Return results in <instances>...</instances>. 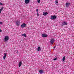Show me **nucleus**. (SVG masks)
<instances>
[{
  "label": "nucleus",
  "instance_id": "obj_13",
  "mask_svg": "<svg viewBox=\"0 0 74 74\" xmlns=\"http://www.w3.org/2000/svg\"><path fill=\"white\" fill-rule=\"evenodd\" d=\"M22 64V62L21 61L19 62V67H21V66Z\"/></svg>",
  "mask_w": 74,
  "mask_h": 74
},
{
  "label": "nucleus",
  "instance_id": "obj_5",
  "mask_svg": "<svg viewBox=\"0 0 74 74\" xmlns=\"http://www.w3.org/2000/svg\"><path fill=\"white\" fill-rule=\"evenodd\" d=\"M16 23L17 26H19L20 24V21L18 20L16 21Z\"/></svg>",
  "mask_w": 74,
  "mask_h": 74
},
{
  "label": "nucleus",
  "instance_id": "obj_24",
  "mask_svg": "<svg viewBox=\"0 0 74 74\" xmlns=\"http://www.w3.org/2000/svg\"><path fill=\"white\" fill-rule=\"evenodd\" d=\"M2 32V30L0 29V32Z\"/></svg>",
  "mask_w": 74,
  "mask_h": 74
},
{
  "label": "nucleus",
  "instance_id": "obj_16",
  "mask_svg": "<svg viewBox=\"0 0 74 74\" xmlns=\"http://www.w3.org/2000/svg\"><path fill=\"white\" fill-rule=\"evenodd\" d=\"M22 36L24 37H26V34H22Z\"/></svg>",
  "mask_w": 74,
  "mask_h": 74
},
{
  "label": "nucleus",
  "instance_id": "obj_23",
  "mask_svg": "<svg viewBox=\"0 0 74 74\" xmlns=\"http://www.w3.org/2000/svg\"><path fill=\"white\" fill-rule=\"evenodd\" d=\"M0 5H3V4L0 2Z\"/></svg>",
  "mask_w": 74,
  "mask_h": 74
},
{
  "label": "nucleus",
  "instance_id": "obj_3",
  "mask_svg": "<svg viewBox=\"0 0 74 74\" xmlns=\"http://www.w3.org/2000/svg\"><path fill=\"white\" fill-rule=\"evenodd\" d=\"M55 40L54 39H50V42L51 44H53Z\"/></svg>",
  "mask_w": 74,
  "mask_h": 74
},
{
  "label": "nucleus",
  "instance_id": "obj_14",
  "mask_svg": "<svg viewBox=\"0 0 74 74\" xmlns=\"http://www.w3.org/2000/svg\"><path fill=\"white\" fill-rule=\"evenodd\" d=\"M48 14V13L47 12H44L43 13V15L44 16H46V15H47Z\"/></svg>",
  "mask_w": 74,
  "mask_h": 74
},
{
  "label": "nucleus",
  "instance_id": "obj_4",
  "mask_svg": "<svg viewBox=\"0 0 74 74\" xmlns=\"http://www.w3.org/2000/svg\"><path fill=\"white\" fill-rule=\"evenodd\" d=\"M26 27V24L25 23H23L22 24L21 27V28H24V27Z\"/></svg>",
  "mask_w": 74,
  "mask_h": 74
},
{
  "label": "nucleus",
  "instance_id": "obj_10",
  "mask_svg": "<svg viewBox=\"0 0 74 74\" xmlns=\"http://www.w3.org/2000/svg\"><path fill=\"white\" fill-rule=\"evenodd\" d=\"M63 25H67V22L64 21L62 23Z\"/></svg>",
  "mask_w": 74,
  "mask_h": 74
},
{
  "label": "nucleus",
  "instance_id": "obj_2",
  "mask_svg": "<svg viewBox=\"0 0 74 74\" xmlns=\"http://www.w3.org/2000/svg\"><path fill=\"white\" fill-rule=\"evenodd\" d=\"M56 17H57V16L55 15L54 16H51V18L52 20L56 19Z\"/></svg>",
  "mask_w": 74,
  "mask_h": 74
},
{
  "label": "nucleus",
  "instance_id": "obj_1",
  "mask_svg": "<svg viewBox=\"0 0 74 74\" xmlns=\"http://www.w3.org/2000/svg\"><path fill=\"white\" fill-rule=\"evenodd\" d=\"M4 40V41L5 42V41H7L9 40V36H5Z\"/></svg>",
  "mask_w": 74,
  "mask_h": 74
},
{
  "label": "nucleus",
  "instance_id": "obj_25",
  "mask_svg": "<svg viewBox=\"0 0 74 74\" xmlns=\"http://www.w3.org/2000/svg\"><path fill=\"white\" fill-rule=\"evenodd\" d=\"M0 24H2V22H0Z\"/></svg>",
  "mask_w": 74,
  "mask_h": 74
},
{
  "label": "nucleus",
  "instance_id": "obj_21",
  "mask_svg": "<svg viewBox=\"0 0 74 74\" xmlns=\"http://www.w3.org/2000/svg\"><path fill=\"white\" fill-rule=\"evenodd\" d=\"M57 59V58L56 57L53 60H56Z\"/></svg>",
  "mask_w": 74,
  "mask_h": 74
},
{
  "label": "nucleus",
  "instance_id": "obj_26",
  "mask_svg": "<svg viewBox=\"0 0 74 74\" xmlns=\"http://www.w3.org/2000/svg\"><path fill=\"white\" fill-rule=\"evenodd\" d=\"M56 47V46H55L54 47V48H55Z\"/></svg>",
  "mask_w": 74,
  "mask_h": 74
},
{
  "label": "nucleus",
  "instance_id": "obj_6",
  "mask_svg": "<svg viewBox=\"0 0 74 74\" xmlns=\"http://www.w3.org/2000/svg\"><path fill=\"white\" fill-rule=\"evenodd\" d=\"M42 37H47V36H48V35H46L45 34H42Z\"/></svg>",
  "mask_w": 74,
  "mask_h": 74
},
{
  "label": "nucleus",
  "instance_id": "obj_20",
  "mask_svg": "<svg viewBox=\"0 0 74 74\" xmlns=\"http://www.w3.org/2000/svg\"><path fill=\"white\" fill-rule=\"evenodd\" d=\"M37 16H39V14H38V12H37Z\"/></svg>",
  "mask_w": 74,
  "mask_h": 74
},
{
  "label": "nucleus",
  "instance_id": "obj_11",
  "mask_svg": "<svg viewBox=\"0 0 74 74\" xmlns=\"http://www.w3.org/2000/svg\"><path fill=\"white\" fill-rule=\"evenodd\" d=\"M66 7H68L69 5H70V3H67L66 4Z\"/></svg>",
  "mask_w": 74,
  "mask_h": 74
},
{
  "label": "nucleus",
  "instance_id": "obj_8",
  "mask_svg": "<svg viewBox=\"0 0 74 74\" xmlns=\"http://www.w3.org/2000/svg\"><path fill=\"white\" fill-rule=\"evenodd\" d=\"M39 71L40 74H42L44 73V71L42 69L40 70Z\"/></svg>",
  "mask_w": 74,
  "mask_h": 74
},
{
  "label": "nucleus",
  "instance_id": "obj_17",
  "mask_svg": "<svg viewBox=\"0 0 74 74\" xmlns=\"http://www.w3.org/2000/svg\"><path fill=\"white\" fill-rule=\"evenodd\" d=\"M41 1L40 0H37V2L38 3H40V2Z\"/></svg>",
  "mask_w": 74,
  "mask_h": 74
},
{
  "label": "nucleus",
  "instance_id": "obj_22",
  "mask_svg": "<svg viewBox=\"0 0 74 74\" xmlns=\"http://www.w3.org/2000/svg\"><path fill=\"white\" fill-rule=\"evenodd\" d=\"M36 11H37V12H38V9H36Z\"/></svg>",
  "mask_w": 74,
  "mask_h": 74
},
{
  "label": "nucleus",
  "instance_id": "obj_7",
  "mask_svg": "<svg viewBox=\"0 0 74 74\" xmlns=\"http://www.w3.org/2000/svg\"><path fill=\"white\" fill-rule=\"evenodd\" d=\"M25 4H29L30 2V0H25Z\"/></svg>",
  "mask_w": 74,
  "mask_h": 74
},
{
  "label": "nucleus",
  "instance_id": "obj_12",
  "mask_svg": "<svg viewBox=\"0 0 74 74\" xmlns=\"http://www.w3.org/2000/svg\"><path fill=\"white\" fill-rule=\"evenodd\" d=\"M41 50V47L40 46L38 47L37 48V51H40Z\"/></svg>",
  "mask_w": 74,
  "mask_h": 74
},
{
  "label": "nucleus",
  "instance_id": "obj_19",
  "mask_svg": "<svg viewBox=\"0 0 74 74\" xmlns=\"http://www.w3.org/2000/svg\"><path fill=\"white\" fill-rule=\"evenodd\" d=\"M56 4H58V0H56L55 1Z\"/></svg>",
  "mask_w": 74,
  "mask_h": 74
},
{
  "label": "nucleus",
  "instance_id": "obj_15",
  "mask_svg": "<svg viewBox=\"0 0 74 74\" xmlns=\"http://www.w3.org/2000/svg\"><path fill=\"white\" fill-rule=\"evenodd\" d=\"M66 56H64L63 58V59H62V60L64 62V60H65V59H66Z\"/></svg>",
  "mask_w": 74,
  "mask_h": 74
},
{
  "label": "nucleus",
  "instance_id": "obj_9",
  "mask_svg": "<svg viewBox=\"0 0 74 74\" xmlns=\"http://www.w3.org/2000/svg\"><path fill=\"white\" fill-rule=\"evenodd\" d=\"M6 56H7V53H5L4 54V56L3 57V59L5 60V58H6Z\"/></svg>",
  "mask_w": 74,
  "mask_h": 74
},
{
  "label": "nucleus",
  "instance_id": "obj_27",
  "mask_svg": "<svg viewBox=\"0 0 74 74\" xmlns=\"http://www.w3.org/2000/svg\"><path fill=\"white\" fill-rule=\"evenodd\" d=\"M1 11H0V13H1Z\"/></svg>",
  "mask_w": 74,
  "mask_h": 74
},
{
  "label": "nucleus",
  "instance_id": "obj_18",
  "mask_svg": "<svg viewBox=\"0 0 74 74\" xmlns=\"http://www.w3.org/2000/svg\"><path fill=\"white\" fill-rule=\"evenodd\" d=\"M4 8V7H3L2 8H1V9H0V11H2L3 10V9Z\"/></svg>",
  "mask_w": 74,
  "mask_h": 74
}]
</instances>
